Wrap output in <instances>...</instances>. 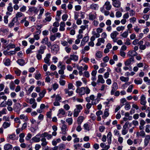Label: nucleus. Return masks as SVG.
<instances>
[{"mask_svg": "<svg viewBox=\"0 0 150 150\" xmlns=\"http://www.w3.org/2000/svg\"><path fill=\"white\" fill-rule=\"evenodd\" d=\"M112 88L117 89H118V85L117 83L115 82L112 84Z\"/></svg>", "mask_w": 150, "mask_h": 150, "instance_id": "obj_57", "label": "nucleus"}, {"mask_svg": "<svg viewBox=\"0 0 150 150\" xmlns=\"http://www.w3.org/2000/svg\"><path fill=\"white\" fill-rule=\"evenodd\" d=\"M41 136L42 137H44V138H45L47 136V139H51L52 137V136L51 134H48L46 132H45L41 134Z\"/></svg>", "mask_w": 150, "mask_h": 150, "instance_id": "obj_23", "label": "nucleus"}, {"mask_svg": "<svg viewBox=\"0 0 150 150\" xmlns=\"http://www.w3.org/2000/svg\"><path fill=\"white\" fill-rule=\"evenodd\" d=\"M137 52L134 50H132L128 52V55L131 57H134V56L137 55Z\"/></svg>", "mask_w": 150, "mask_h": 150, "instance_id": "obj_27", "label": "nucleus"}, {"mask_svg": "<svg viewBox=\"0 0 150 150\" xmlns=\"http://www.w3.org/2000/svg\"><path fill=\"white\" fill-rule=\"evenodd\" d=\"M134 62V57H131L128 59L124 62V64L125 66H129L132 64Z\"/></svg>", "mask_w": 150, "mask_h": 150, "instance_id": "obj_8", "label": "nucleus"}, {"mask_svg": "<svg viewBox=\"0 0 150 150\" xmlns=\"http://www.w3.org/2000/svg\"><path fill=\"white\" fill-rule=\"evenodd\" d=\"M27 18L25 17L23 19L21 20L20 23L21 24L24 23V25L25 27H27L29 24V21L26 20Z\"/></svg>", "mask_w": 150, "mask_h": 150, "instance_id": "obj_17", "label": "nucleus"}, {"mask_svg": "<svg viewBox=\"0 0 150 150\" xmlns=\"http://www.w3.org/2000/svg\"><path fill=\"white\" fill-rule=\"evenodd\" d=\"M134 82L137 85L141 84L142 83V80L141 79H135L134 80Z\"/></svg>", "mask_w": 150, "mask_h": 150, "instance_id": "obj_42", "label": "nucleus"}, {"mask_svg": "<svg viewBox=\"0 0 150 150\" xmlns=\"http://www.w3.org/2000/svg\"><path fill=\"white\" fill-rule=\"evenodd\" d=\"M128 132V131L127 129L122 128V135H125Z\"/></svg>", "mask_w": 150, "mask_h": 150, "instance_id": "obj_62", "label": "nucleus"}, {"mask_svg": "<svg viewBox=\"0 0 150 150\" xmlns=\"http://www.w3.org/2000/svg\"><path fill=\"white\" fill-rule=\"evenodd\" d=\"M84 119V117L82 116H80L78 118L77 122L79 125L81 124Z\"/></svg>", "mask_w": 150, "mask_h": 150, "instance_id": "obj_34", "label": "nucleus"}, {"mask_svg": "<svg viewBox=\"0 0 150 150\" xmlns=\"http://www.w3.org/2000/svg\"><path fill=\"white\" fill-rule=\"evenodd\" d=\"M66 121L68 123L69 125H71L73 122V119L72 118H69L66 120Z\"/></svg>", "mask_w": 150, "mask_h": 150, "instance_id": "obj_46", "label": "nucleus"}, {"mask_svg": "<svg viewBox=\"0 0 150 150\" xmlns=\"http://www.w3.org/2000/svg\"><path fill=\"white\" fill-rule=\"evenodd\" d=\"M3 47H4V49H7L8 50H9L10 48H15L16 47V46L15 45L10 43L6 46H4V45Z\"/></svg>", "mask_w": 150, "mask_h": 150, "instance_id": "obj_19", "label": "nucleus"}, {"mask_svg": "<svg viewBox=\"0 0 150 150\" xmlns=\"http://www.w3.org/2000/svg\"><path fill=\"white\" fill-rule=\"evenodd\" d=\"M23 16H24V14L21 12H18L16 14L15 17L13 18L14 19V20H15V21H18V18L22 17Z\"/></svg>", "mask_w": 150, "mask_h": 150, "instance_id": "obj_15", "label": "nucleus"}, {"mask_svg": "<svg viewBox=\"0 0 150 150\" xmlns=\"http://www.w3.org/2000/svg\"><path fill=\"white\" fill-rule=\"evenodd\" d=\"M112 134L111 132H109L107 135L108 142L109 144H111L112 140Z\"/></svg>", "mask_w": 150, "mask_h": 150, "instance_id": "obj_21", "label": "nucleus"}, {"mask_svg": "<svg viewBox=\"0 0 150 150\" xmlns=\"http://www.w3.org/2000/svg\"><path fill=\"white\" fill-rule=\"evenodd\" d=\"M5 79L6 80L7 79H14V76L12 75L11 74H8L6 75L5 77Z\"/></svg>", "mask_w": 150, "mask_h": 150, "instance_id": "obj_35", "label": "nucleus"}, {"mask_svg": "<svg viewBox=\"0 0 150 150\" xmlns=\"http://www.w3.org/2000/svg\"><path fill=\"white\" fill-rule=\"evenodd\" d=\"M15 23H16V25H18L20 24V23L19 21H15L14 19L13 18L11 22L9 24L8 26L9 27L11 28L14 26Z\"/></svg>", "mask_w": 150, "mask_h": 150, "instance_id": "obj_11", "label": "nucleus"}, {"mask_svg": "<svg viewBox=\"0 0 150 150\" xmlns=\"http://www.w3.org/2000/svg\"><path fill=\"white\" fill-rule=\"evenodd\" d=\"M12 148V145L9 144H6L4 146V149L5 150H11Z\"/></svg>", "mask_w": 150, "mask_h": 150, "instance_id": "obj_24", "label": "nucleus"}, {"mask_svg": "<svg viewBox=\"0 0 150 150\" xmlns=\"http://www.w3.org/2000/svg\"><path fill=\"white\" fill-rule=\"evenodd\" d=\"M42 54L38 52L37 53L36 55V57L38 60H40L42 59Z\"/></svg>", "mask_w": 150, "mask_h": 150, "instance_id": "obj_48", "label": "nucleus"}, {"mask_svg": "<svg viewBox=\"0 0 150 150\" xmlns=\"http://www.w3.org/2000/svg\"><path fill=\"white\" fill-rule=\"evenodd\" d=\"M41 141L42 142L41 144V146L43 147H45L48 143V142L47 141L46 138L44 137H42Z\"/></svg>", "mask_w": 150, "mask_h": 150, "instance_id": "obj_13", "label": "nucleus"}, {"mask_svg": "<svg viewBox=\"0 0 150 150\" xmlns=\"http://www.w3.org/2000/svg\"><path fill=\"white\" fill-rule=\"evenodd\" d=\"M0 41L1 42L3 43L4 45H6L8 43L7 41L4 38H1Z\"/></svg>", "mask_w": 150, "mask_h": 150, "instance_id": "obj_61", "label": "nucleus"}, {"mask_svg": "<svg viewBox=\"0 0 150 150\" xmlns=\"http://www.w3.org/2000/svg\"><path fill=\"white\" fill-rule=\"evenodd\" d=\"M7 110L6 108L3 109L1 111H0V117L2 116L3 114H6V113Z\"/></svg>", "mask_w": 150, "mask_h": 150, "instance_id": "obj_47", "label": "nucleus"}, {"mask_svg": "<svg viewBox=\"0 0 150 150\" xmlns=\"http://www.w3.org/2000/svg\"><path fill=\"white\" fill-rule=\"evenodd\" d=\"M83 76L86 77V78H88L90 76V74L88 71H86L83 72Z\"/></svg>", "mask_w": 150, "mask_h": 150, "instance_id": "obj_56", "label": "nucleus"}, {"mask_svg": "<svg viewBox=\"0 0 150 150\" xmlns=\"http://www.w3.org/2000/svg\"><path fill=\"white\" fill-rule=\"evenodd\" d=\"M105 40L102 38H99L98 39V42L96 44V45L97 46H99L100 45L101 43H104Z\"/></svg>", "mask_w": 150, "mask_h": 150, "instance_id": "obj_25", "label": "nucleus"}, {"mask_svg": "<svg viewBox=\"0 0 150 150\" xmlns=\"http://www.w3.org/2000/svg\"><path fill=\"white\" fill-rule=\"evenodd\" d=\"M140 104L143 105H146V97L144 95H142L141 97Z\"/></svg>", "mask_w": 150, "mask_h": 150, "instance_id": "obj_18", "label": "nucleus"}, {"mask_svg": "<svg viewBox=\"0 0 150 150\" xmlns=\"http://www.w3.org/2000/svg\"><path fill=\"white\" fill-rule=\"evenodd\" d=\"M61 129L62 130V133L64 134H66V131H67V127L66 125L63 124L62 126Z\"/></svg>", "mask_w": 150, "mask_h": 150, "instance_id": "obj_28", "label": "nucleus"}, {"mask_svg": "<svg viewBox=\"0 0 150 150\" xmlns=\"http://www.w3.org/2000/svg\"><path fill=\"white\" fill-rule=\"evenodd\" d=\"M95 96L93 94L89 96L86 97L85 98L86 101L88 103H90L91 100L92 104L96 105L97 104L100 100V99L96 98L95 99Z\"/></svg>", "mask_w": 150, "mask_h": 150, "instance_id": "obj_2", "label": "nucleus"}, {"mask_svg": "<svg viewBox=\"0 0 150 150\" xmlns=\"http://www.w3.org/2000/svg\"><path fill=\"white\" fill-rule=\"evenodd\" d=\"M51 52L53 53L56 54L59 50V46L57 45L54 44L51 46Z\"/></svg>", "mask_w": 150, "mask_h": 150, "instance_id": "obj_3", "label": "nucleus"}, {"mask_svg": "<svg viewBox=\"0 0 150 150\" xmlns=\"http://www.w3.org/2000/svg\"><path fill=\"white\" fill-rule=\"evenodd\" d=\"M9 86L11 90H13L15 88V85L13 81H11L9 83Z\"/></svg>", "mask_w": 150, "mask_h": 150, "instance_id": "obj_36", "label": "nucleus"}, {"mask_svg": "<svg viewBox=\"0 0 150 150\" xmlns=\"http://www.w3.org/2000/svg\"><path fill=\"white\" fill-rule=\"evenodd\" d=\"M40 137L42 138L41 134L38 133L35 136L32 138V140L34 142H39L41 141Z\"/></svg>", "mask_w": 150, "mask_h": 150, "instance_id": "obj_6", "label": "nucleus"}, {"mask_svg": "<svg viewBox=\"0 0 150 150\" xmlns=\"http://www.w3.org/2000/svg\"><path fill=\"white\" fill-rule=\"evenodd\" d=\"M58 147L59 150H63L65 148V146L63 144H60Z\"/></svg>", "mask_w": 150, "mask_h": 150, "instance_id": "obj_52", "label": "nucleus"}, {"mask_svg": "<svg viewBox=\"0 0 150 150\" xmlns=\"http://www.w3.org/2000/svg\"><path fill=\"white\" fill-rule=\"evenodd\" d=\"M65 114V112L64 110L62 108L60 109L58 111V116H60V115H63Z\"/></svg>", "mask_w": 150, "mask_h": 150, "instance_id": "obj_31", "label": "nucleus"}, {"mask_svg": "<svg viewBox=\"0 0 150 150\" xmlns=\"http://www.w3.org/2000/svg\"><path fill=\"white\" fill-rule=\"evenodd\" d=\"M109 109H106L104 111V115L102 116V117L105 118V117H108L109 115Z\"/></svg>", "mask_w": 150, "mask_h": 150, "instance_id": "obj_33", "label": "nucleus"}, {"mask_svg": "<svg viewBox=\"0 0 150 150\" xmlns=\"http://www.w3.org/2000/svg\"><path fill=\"white\" fill-rule=\"evenodd\" d=\"M61 99L62 98L59 94H57L56 96L55 100L58 101L60 102V100H61Z\"/></svg>", "mask_w": 150, "mask_h": 150, "instance_id": "obj_58", "label": "nucleus"}, {"mask_svg": "<svg viewBox=\"0 0 150 150\" xmlns=\"http://www.w3.org/2000/svg\"><path fill=\"white\" fill-rule=\"evenodd\" d=\"M41 145L40 144H37L35 145V150H39L41 148Z\"/></svg>", "mask_w": 150, "mask_h": 150, "instance_id": "obj_64", "label": "nucleus"}, {"mask_svg": "<svg viewBox=\"0 0 150 150\" xmlns=\"http://www.w3.org/2000/svg\"><path fill=\"white\" fill-rule=\"evenodd\" d=\"M112 4L115 7L119 8L121 6V2L117 0H112Z\"/></svg>", "mask_w": 150, "mask_h": 150, "instance_id": "obj_12", "label": "nucleus"}, {"mask_svg": "<svg viewBox=\"0 0 150 150\" xmlns=\"http://www.w3.org/2000/svg\"><path fill=\"white\" fill-rule=\"evenodd\" d=\"M17 62L18 64L21 66H23L25 64L24 61L21 59H18Z\"/></svg>", "mask_w": 150, "mask_h": 150, "instance_id": "obj_44", "label": "nucleus"}, {"mask_svg": "<svg viewBox=\"0 0 150 150\" xmlns=\"http://www.w3.org/2000/svg\"><path fill=\"white\" fill-rule=\"evenodd\" d=\"M100 11L103 13H104V15L105 16H108L110 14V12L108 11H107L105 10L100 9Z\"/></svg>", "mask_w": 150, "mask_h": 150, "instance_id": "obj_45", "label": "nucleus"}, {"mask_svg": "<svg viewBox=\"0 0 150 150\" xmlns=\"http://www.w3.org/2000/svg\"><path fill=\"white\" fill-rule=\"evenodd\" d=\"M91 91L90 89L87 86L83 87L81 88H78L76 90V92L78 94L79 96L81 97L86 93L88 94Z\"/></svg>", "mask_w": 150, "mask_h": 150, "instance_id": "obj_1", "label": "nucleus"}, {"mask_svg": "<svg viewBox=\"0 0 150 150\" xmlns=\"http://www.w3.org/2000/svg\"><path fill=\"white\" fill-rule=\"evenodd\" d=\"M88 16L89 19L90 20L93 21L96 18L97 14L95 12H91L89 14Z\"/></svg>", "mask_w": 150, "mask_h": 150, "instance_id": "obj_9", "label": "nucleus"}, {"mask_svg": "<svg viewBox=\"0 0 150 150\" xmlns=\"http://www.w3.org/2000/svg\"><path fill=\"white\" fill-rule=\"evenodd\" d=\"M150 140V136L149 135H146L144 139V145L145 147L147 146Z\"/></svg>", "mask_w": 150, "mask_h": 150, "instance_id": "obj_14", "label": "nucleus"}, {"mask_svg": "<svg viewBox=\"0 0 150 150\" xmlns=\"http://www.w3.org/2000/svg\"><path fill=\"white\" fill-rule=\"evenodd\" d=\"M45 16L46 18H45V20L47 21H50L52 19L50 13H49L47 12L45 13Z\"/></svg>", "mask_w": 150, "mask_h": 150, "instance_id": "obj_26", "label": "nucleus"}, {"mask_svg": "<svg viewBox=\"0 0 150 150\" xmlns=\"http://www.w3.org/2000/svg\"><path fill=\"white\" fill-rule=\"evenodd\" d=\"M93 25L95 27H97L99 24V22L97 20H94L93 22Z\"/></svg>", "mask_w": 150, "mask_h": 150, "instance_id": "obj_60", "label": "nucleus"}, {"mask_svg": "<svg viewBox=\"0 0 150 150\" xmlns=\"http://www.w3.org/2000/svg\"><path fill=\"white\" fill-rule=\"evenodd\" d=\"M76 108L75 110L77 111H79V112H81V110H82L83 109V107L81 105H76Z\"/></svg>", "mask_w": 150, "mask_h": 150, "instance_id": "obj_37", "label": "nucleus"}, {"mask_svg": "<svg viewBox=\"0 0 150 150\" xmlns=\"http://www.w3.org/2000/svg\"><path fill=\"white\" fill-rule=\"evenodd\" d=\"M96 56L98 58H100L102 56V52L100 51H98L96 54Z\"/></svg>", "mask_w": 150, "mask_h": 150, "instance_id": "obj_50", "label": "nucleus"}, {"mask_svg": "<svg viewBox=\"0 0 150 150\" xmlns=\"http://www.w3.org/2000/svg\"><path fill=\"white\" fill-rule=\"evenodd\" d=\"M21 72V71L18 69H16L15 71V73L18 76H19L20 75Z\"/></svg>", "mask_w": 150, "mask_h": 150, "instance_id": "obj_55", "label": "nucleus"}, {"mask_svg": "<svg viewBox=\"0 0 150 150\" xmlns=\"http://www.w3.org/2000/svg\"><path fill=\"white\" fill-rule=\"evenodd\" d=\"M118 34L119 33L117 31H113L111 33L110 37L113 39V41L114 42H116L117 41V39L116 38V37Z\"/></svg>", "mask_w": 150, "mask_h": 150, "instance_id": "obj_7", "label": "nucleus"}, {"mask_svg": "<svg viewBox=\"0 0 150 150\" xmlns=\"http://www.w3.org/2000/svg\"><path fill=\"white\" fill-rule=\"evenodd\" d=\"M128 30H127V31H125L122 33L121 34L120 36L123 38H127L128 35Z\"/></svg>", "mask_w": 150, "mask_h": 150, "instance_id": "obj_39", "label": "nucleus"}, {"mask_svg": "<svg viewBox=\"0 0 150 150\" xmlns=\"http://www.w3.org/2000/svg\"><path fill=\"white\" fill-rule=\"evenodd\" d=\"M20 118L21 120H24L25 121L28 120L27 116L24 114H22L20 115Z\"/></svg>", "mask_w": 150, "mask_h": 150, "instance_id": "obj_43", "label": "nucleus"}, {"mask_svg": "<svg viewBox=\"0 0 150 150\" xmlns=\"http://www.w3.org/2000/svg\"><path fill=\"white\" fill-rule=\"evenodd\" d=\"M98 79L97 81L98 83H101L103 84L105 83V81L103 78V76L101 75H99L98 76Z\"/></svg>", "mask_w": 150, "mask_h": 150, "instance_id": "obj_16", "label": "nucleus"}, {"mask_svg": "<svg viewBox=\"0 0 150 150\" xmlns=\"http://www.w3.org/2000/svg\"><path fill=\"white\" fill-rule=\"evenodd\" d=\"M120 79L122 81L127 82L129 81V78L128 77H126L123 76H121L120 77Z\"/></svg>", "mask_w": 150, "mask_h": 150, "instance_id": "obj_38", "label": "nucleus"}, {"mask_svg": "<svg viewBox=\"0 0 150 150\" xmlns=\"http://www.w3.org/2000/svg\"><path fill=\"white\" fill-rule=\"evenodd\" d=\"M65 24L64 22H61L60 25L59 30L60 31H64L65 29L64 27L65 26Z\"/></svg>", "mask_w": 150, "mask_h": 150, "instance_id": "obj_22", "label": "nucleus"}, {"mask_svg": "<svg viewBox=\"0 0 150 150\" xmlns=\"http://www.w3.org/2000/svg\"><path fill=\"white\" fill-rule=\"evenodd\" d=\"M11 123L10 122H5L3 123L2 126L4 129H6L9 127Z\"/></svg>", "mask_w": 150, "mask_h": 150, "instance_id": "obj_32", "label": "nucleus"}, {"mask_svg": "<svg viewBox=\"0 0 150 150\" xmlns=\"http://www.w3.org/2000/svg\"><path fill=\"white\" fill-rule=\"evenodd\" d=\"M32 137V135L30 133H28L25 138L26 140L27 141L29 140Z\"/></svg>", "mask_w": 150, "mask_h": 150, "instance_id": "obj_53", "label": "nucleus"}, {"mask_svg": "<svg viewBox=\"0 0 150 150\" xmlns=\"http://www.w3.org/2000/svg\"><path fill=\"white\" fill-rule=\"evenodd\" d=\"M64 91L65 93L68 94V95L69 96H71L73 94V91H69L68 89H65Z\"/></svg>", "mask_w": 150, "mask_h": 150, "instance_id": "obj_40", "label": "nucleus"}, {"mask_svg": "<svg viewBox=\"0 0 150 150\" xmlns=\"http://www.w3.org/2000/svg\"><path fill=\"white\" fill-rule=\"evenodd\" d=\"M125 29V26H119L116 28V30L118 31H120L121 30H123Z\"/></svg>", "mask_w": 150, "mask_h": 150, "instance_id": "obj_51", "label": "nucleus"}, {"mask_svg": "<svg viewBox=\"0 0 150 150\" xmlns=\"http://www.w3.org/2000/svg\"><path fill=\"white\" fill-rule=\"evenodd\" d=\"M28 11L31 12H34V13H37L38 12V8L35 7H30L29 8Z\"/></svg>", "mask_w": 150, "mask_h": 150, "instance_id": "obj_29", "label": "nucleus"}, {"mask_svg": "<svg viewBox=\"0 0 150 150\" xmlns=\"http://www.w3.org/2000/svg\"><path fill=\"white\" fill-rule=\"evenodd\" d=\"M42 44H44L47 45L48 47H50L51 46V42H49V39L48 37H45L43 38L41 42Z\"/></svg>", "mask_w": 150, "mask_h": 150, "instance_id": "obj_5", "label": "nucleus"}, {"mask_svg": "<svg viewBox=\"0 0 150 150\" xmlns=\"http://www.w3.org/2000/svg\"><path fill=\"white\" fill-rule=\"evenodd\" d=\"M4 64L6 66H8L10 64V61L9 59H6L4 60Z\"/></svg>", "mask_w": 150, "mask_h": 150, "instance_id": "obj_41", "label": "nucleus"}, {"mask_svg": "<svg viewBox=\"0 0 150 150\" xmlns=\"http://www.w3.org/2000/svg\"><path fill=\"white\" fill-rule=\"evenodd\" d=\"M46 48V47L44 45H41L40 47V49L38 50V53L43 54L44 52V50Z\"/></svg>", "mask_w": 150, "mask_h": 150, "instance_id": "obj_20", "label": "nucleus"}, {"mask_svg": "<svg viewBox=\"0 0 150 150\" xmlns=\"http://www.w3.org/2000/svg\"><path fill=\"white\" fill-rule=\"evenodd\" d=\"M51 54L50 53H48L46 54L45 57L44 59L45 62L49 66L50 64V58Z\"/></svg>", "mask_w": 150, "mask_h": 150, "instance_id": "obj_10", "label": "nucleus"}, {"mask_svg": "<svg viewBox=\"0 0 150 150\" xmlns=\"http://www.w3.org/2000/svg\"><path fill=\"white\" fill-rule=\"evenodd\" d=\"M123 138L120 137V135L118 138V141L119 142V143L121 144L123 142Z\"/></svg>", "mask_w": 150, "mask_h": 150, "instance_id": "obj_59", "label": "nucleus"}, {"mask_svg": "<svg viewBox=\"0 0 150 150\" xmlns=\"http://www.w3.org/2000/svg\"><path fill=\"white\" fill-rule=\"evenodd\" d=\"M112 7V5L110 2L107 1L105 3L103 7L101 8L100 9H103L104 10L106 9L107 11H110Z\"/></svg>", "mask_w": 150, "mask_h": 150, "instance_id": "obj_4", "label": "nucleus"}, {"mask_svg": "<svg viewBox=\"0 0 150 150\" xmlns=\"http://www.w3.org/2000/svg\"><path fill=\"white\" fill-rule=\"evenodd\" d=\"M144 80L145 82H147L148 85H150V79H149L147 77H145L144 78Z\"/></svg>", "mask_w": 150, "mask_h": 150, "instance_id": "obj_49", "label": "nucleus"}, {"mask_svg": "<svg viewBox=\"0 0 150 150\" xmlns=\"http://www.w3.org/2000/svg\"><path fill=\"white\" fill-rule=\"evenodd\" d=\"M59 84L62 86H64L66 83V81H65L61 79H60V80L59 82Z\"/></svg>", "mask_w": 150, "mask_h": 150, "instance_id": "obj_63", "label": "nucleus"}, {"mask_svg": "<svg viewBox=\"0 0 150 150\" xmlns=\"http://www.w3.org/2000/svg\"><path fill=\"white\" fill-rule=\"evenodd\" d=\"M70 57L71 59L74 61H76L78 59V57L77 55H76L74 54L70 55Z\"/></svg>", "mask_w": 150, "mask_h": 150, "instance_id": "obj_30", "label": "nucleus"}, {"mask_svg": "<svg viewBox=\"0 0 150 150\" xmlns=\"http://www.w3.org/2000/svg\"><path fill=\"white\" fill-rule=\"evenodd\" d=\"M150 125H148L146 126L145 127V132L148 133H149L150 132Z\"/></svg>", "mask_w": 150, "mask_h": 150, "instance_id": "obj_54", "label": "nucleus"}]
</instances>
